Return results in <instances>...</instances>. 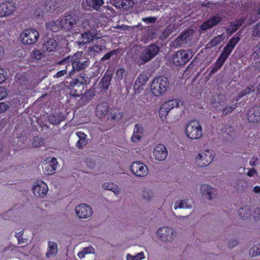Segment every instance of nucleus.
Masks as SVG:
<instances>
[{
	"instance_id": "1",
	"label": "nucleus",
	"mask_w": 260,
	"mask_h": 260,
	"mask_svg": "<svg viewBox=\"0 0 260 260\" xmlns=\"http://www.w3.org/2000/svg\"><path fill=\"white\" fill-rule=\"evenodd\" d=\"M88 59L81 61L75 55L73 56H68L61 60L58 64H67V69H70L69 76L71 78L75 77L76 74L80 71L84 70L89 64Z\"/></svg>"
},
{
	"instance_id": "2",
	"label": "nucleus",
	"mask_w": 260,
	"mask_h": 260,
	"mask_svg": "<svg viewBox=\"0 0 260 260\" xmlns=\"http://www.w3.org/2000/svg\"><path fill=\"white\" fill-rule=\"evenodd\" d=\"M168 79L165 76H158L152 81L150 89L152 93L155 96L164 95L169 88Z\"/></svg>"
},
{
	"instance_id": "3",
	"label": "nucleus",
	"mask_w": 260,
	"mask_h": 260,
	"mask_svg": "<svg viewBox=\"0 0 260 260\" xmlns=\"http://www.w3.org/2000/svg\"><path fill=\"white\" fill-rule=\"evenodd\" d=\"M185 133L187 137L191 140H197L202 137L203 129L199 121L190 120L186 126Z\"/></svg>"
},
{
	"instance_id": "4",
	"label": "nucleus",
	"mask_w": 260,
	"mask_h": 260,
	"mask_svg": "<svg viewBox=\"0 0 260 260\" xmlns=\"http://www.w3.org/2000/svg\"><path fill=\"white\" fill-rule=\"evenodd\" d=\"M70 81H66L64 85L67 89L70 90V94L73 96L79 98L81 95V93L84 89L83 81L84 78L83 77H81V81L79 79H73Z\"/></svg>"
},
{
	"instance_id": "5",
	"label": "nucleus",
	"mask_w": 260,
	"mask_h": 260,
	"mask_svg": "<svg viewBox=\"0 0 260 260\" xmlns=\"http://www.w3.org/2000/svg\"><path fill=\"white\" fill-rule=\"evenodd\" d=\"M159 51L160 48L158 45L154 43L150 44L142 50L140 59L143 63H146L155 57Z\"/></svg>"
},
{
	"instance_id": "6",
	"label": "nucleus",
	"mask_w": 260,
	"mask_h": 260,
	"mask_svg": "<svg viewBox=\"0 0 260 260\" xmlns=\"http://www.w3.org/2000/svg\"><path fill=\"white\" fill-rule=\"evenodd\" d=\"M79 21L78 15L73 12H66L64 16L60 19L62 29L65 31L71 30Z\"/></svg>"
},
{
	"instance_id": "7",
	"label": "nucleus",
	"mask_w": 260,
	"mask_h": 260,
	"mask_svg": "<svg viewBox=\"0 0 260 260\" xmlns=\"http://www.w3.org/2000/svg\"><path fill=\"white\" fill-rule=\"evenodd\" d=\"M192 54L189 50H181L174 54L172 61L176 66L185 65L192 58Z\"/></svg>"
},
{
	"instance_id": "8",
	"label": "nucleus",
	"mask_w": 260,
	"mask_h": 260,
	"mask_svg": "<svg viewBox=\"0 0 260 260\" xmlns=\"http://www.w3.org/2000/svg\"><path fill=\"white\" fill-rule=\"evenodd\" d=\"M214 157L212 151L205 150L198 153L196 158V163L199 167H205L211 163Z\"/></svg>"
},
{
	"instance_id": "9",
	"label": "nucleus",
	"mask_w": 260,
	"mask_h": 260,
	"mask_svg": "<svg viewBox=\"0 0 260 260\" xmlns=\"http://www.w3.org/2000/svg\"><path fill=\"white\" fill-rule=\"evenodd\" d=\"M39 34L35 29H27L20 35V38L24 44L30 45L35 43L38 40Z\"/></svg>"
},
{
	"instance_id": "10",
	"label": "nucleus",
	"mask_w": 260,
	"mask_h": 260,
	"mask_svg": "<svg viewBox=\"0 0 260 260\" xmlns=\"http://www.w3.org/2000/svg\"><path fill=\"white\" fill-rule=\"evenodd\" d=\"M132 173L138 177H144L148 174V168L140 161L133 162L131 166Z\"/></svg>"
},
{
	"instance_id": "11",
	"label": "nucleus",
	"mask_w": 260,
	"mask_h": 260,
	"mask_svg": "<svg viewBox=\"0 0 260 260\" xmlns=\"http://www.w3.org/2000/svg\"><path fill=\"white\" fill-rule=\"evenodd\" d=\"M16 9L15 5L10 1H6L0 4V17L12 15Z\"/></svg>"
},
{
	"instance_id": "12",
	"label": "nucleus",
	"mask_w": 260,
	"mask_h": 260,
	"mask_svg": "<svg viewBox=\"0 0 260 260\" xmlns=\"http://www.w3.org/2000/svg\"><path fill=\"white\" fill-rule=\"evenodd\" d=\"M57 159L55 157L50 159L48 158L46 162H44L42 166L44 173L47 175H52L54 173L57 166Z\"/></svg>"
},
{
	"instance_id": "13",
	"label": "nucleus",
	"mask_w": 260,
	"mask_h": 260,
	"mask_svg": "<svg viewBox=\"0 0 260 260\" xmlns=\"http://www.w3.org/2000/svg\"><path fill=\"white\" fill-rule=\"evenodd\" d=\"M75 211L77 215L80 218H87L92 213V208L85 204H81L76 206Z\"/></svg>"
},
{
	"instance_id": "14",
	"label": "nucleus",
	"mask_w": 260,
	"mask_h": 260,
	"mask_svg": "<svg viewBox=\"0 0 260 260\" xmlns=\"http://www.w3.org/2000/svg\"><path fill=\"white\" fill-rule=\"evenodd\" d=\"M32 189L35 196L41 197L47 194L48 188L47 185L44 182L40 180L35 184Z\"/></svg>"
},
{
	"instance_id": "15",
	"label": "nucleus",
	"mask_w": 260,
	"mask_h": 260,
	"mask_svg": "<svg viewBox=\"0 0 260 260\" xmlns=\"http://www.w3.org/2000/svg\"><path fill=\"white\" fill-rule=\"evenodd\" d=\"M153 153L156 160L162 161L166 158L168 155V151L164 145L159 144L155 146Z\"/></svg>"
},
{
	"instance_id": "16",
	"label": "nucleus",
	"mask_w": 260,
	"mask_h": 260,
	"mask_svg": "<svg viewBox=\"0 0 260 260\" xmlns=\"http://www.w3.org/2000/svg\"><path fill=\"white\" fill-rule=\"evenodd\" d=\"M240 40V38L239 35H238L237 34H236L229 40L222 50L230 55Z\"/></svg>"
},
{
	"instance_id": "17",
	"label": "nucleus",
	"mask_w": 260,
	"mask_h": 260,
	"mask_svg": "<svg viewBox=\"0 0 260 260\" xmlns=\"http://www.w3.org/2000/svg\"><path fill=\"white\" fill-rule=\"evenodd\" d=\"M221 20V18L218 16H213L212 18L203 22L200 28L202 30H206L218 24Z\"/></svg>"
},
{
	"instance_id": "18",
	"label": "nucleus",
	"mask_w": 260,
	"mask_h": 260,
	"mask_svg": "<svg viewBox=\"0 0 260 260\" xmlns=\"http://www.w3.org/2000/svg\"><path fill=\"white\" fill-rule=\"evenodd\" d=\"M148 77L144 74H141L137 78L134 86V90L135 93H140L142 87L148 80Z\"/></svg>"
},
{
	"instance_id": "19",
	"label": "nucleus",
	"mask_w": 260,
	"mask_h": 260,
	"mask_svg": "<svg viewBox=\"0 0 260 260\" xmlns=\"http://www.w3.org/2000/svg\"><path fill=\"white\" fill-rule=\"evenodd\" d=\"M201 191L202 195H207L208 199L211 200L215 198V192H216L217 190L207 184H203L201 186Z\"/></svg>"
},
{
	"instance_id": "20",
	"label": "nucleus",
	"mask_w": 260,
	"mask_h": 260,
	"mask_svg": "<svg viewBox=\"0 0 260 260\" xmlns=\"http://www.w3.org/2000/svg\"><path fill=\"white\" fill-rule=\"evenodd\" d=\"M157 234L161 238H165L166 240H169L172 237L173 231L172 228L169 227H162L157 230Z\"/></svg>"
},
{
	"instance_id": "21",
	"label": "nucleus",
	"mask_w": 260,
	"mask_h": 260,
	"mask_svg": "<svg viewBox=\"0 0 260 260\" xmlns=\"http://www.w3.org/2000/svg\"><path fill=\"white\" fill-rule=\"evenodd\" d=\"M247 118L250 122H257L260 120V112L257 108H252L248 110L247 114Z\"/></svg>"
},
{
	"instance_id": "22",
	"label": "nucleus",
	"mask_w": 260,
	"mask_h": 260,
	"mask_svg": "<svg viewBox=\"0 0 260 260\" xmlns=\"http://www.w3.org/2000/svg\"><path fill=\"white\" fill-rule=\"evenodd\" d=\"M143 134V128L141 124H136L134 128L133 135L131 140L133 142H138L141 140Z\"/></svg>"
},
{
	"instance_id": "23",
	"label": "nucleus",
	"mask_w": 260,
	"mask_h": 260,
	"mask_svg": "<svg viewBox=\"0 0 260 260\" xmlns=\"http://www.w3.org/2000/svg\"><path fill=\"white\" fill-rule=\"evenodd\" d=\"M108 113V105L106 102L101 103L96 107V115L100 118H102Z\"/></svg>"
},
{
	"instance_id": "24",
	"label": "nucleus",
	"mask_w": 260,
	"mask_h": 260,
	"mask_svg": "<svg viewBox=\"0 0 260 260\" xmlns=\"http://www.w3.org/2000/svg\"><path fill=\"white\" fill-rule=\"evenodd\" d=\"M94 96V93L93 90H88L84 93H81L79 101L80 105L83 106L86 105L92 99Z\"/></svg>"
},
{
	"instance_id": "25",
	"label": "nucleus",
	"mask_w": 260,
	"mask_h": 260,
	"mask_svg": "<svg viewBox=\"0 0 260 260\" xmlns=\"http://www.w3.org/2000/svg\"><path fill=\"white\" fill-rule=\"evenodd\" d=\"M95 36L91 32V30H87V31L82 33L81 35L80 39V43L85 45L89 43L94 40Z\"/></svg>"
},
{
	"instance_id": "26",
	"label": "nucleus",
	"mask_w": 260,
	"mask_h": 260,
	"mask_svg": "<svg viewBox=\"0 0 260 260\" xmlns=\"http://www.w3.org/2000/svg\"><path fill=\"white\" fill-rule=\"evenodd\" d=\"M60 19L56 21L52 20L46 23V28L47 30H51L53 32H57L60 30H63Z\"/></svg>"
},
{
	"instance_id": "27",
	"label": "nucleus",
	"mask_w": 260,
	"mask_h": 260,
	"mask_svg": "<svg viewBox=\"0 0 260 260\" xmlns=\"http://www.w3.org/2000/svg\"><path fill=\"white\" fill-rule=\"evenodd\" d=\"M57 43L53 39H49L43 45V50L44 51L51 52L54 51L57 46Z\"/></svg>"
},
{
	"instance_id": "28",
	"label": "nucleus",
	"mask_w": 260,
	"mask_h": 260,
	"mask_svg": "<svg viewBox=\"0 0 260 260\" xmlns=\"http://www.w3.org/2000/svg\"><path fill=\"white\" fill-rule=\"evenodd\" d=\"M76 134L79 138V140L77 142L76 146L79 148L84 147L87 144L86 135L83 132L80 131L77 132Z\"/></svg>"
},
{
	"instance_id": "29",
	"label": "nucleus",
	"mask_w": 260,
	"mask_h": 260,
	"mask_svg": "<svg viewBox=\"0 0 260 260\" xmlns=\"http://www.w3.org/2000/svg\"><path fill=\"white\" fill-rule=\"evenodd\" d=\"M254 90L255 89L253 85H250V86L246 87L245 89L242 90L238 93L236 99L232 100V103H235V102H237L240 98L245 95L250 94V93L254 92Z\"/></svg>"
},
{
	"instance_id": "30",
	"label": "nucleus",
	"mask_w": 260,
	"mask_h": 260,
	"mask_svg": "<svg viewBox=\"0 0 260 260\" xmlns=\"http://www.w3.org/2000/svg\"><path fill=\"white\" fill-rule=\"evenodd\" d=\"M239 216L242 219H247L250 217L252 214V210L248 206L241 207L238 210Z\"/></svg>"
},
{
	"instance_id": "31",
	"label": "nucleus",
	"mask_w": 260,
	"mask_h": 260,
	"mask_svg": "<svg viewBox=\"0 0 260 260\" xmlns=\"http://www.w3.org/2000/svg\"><path fill=\"white\" fill-rule=\"evenodd\" d=\"M64 120V117L61 113H58L50 116L49 121L53 125H57Z\"/></svg>"
},
{
	"instance_id": "32",
	"label": "nucleus",
	"mask_w": 260,
	"mask_h": 260,
	"mask_svg": "<svg viewBox=\"0 0 260 260\" xmlns=\"http://www.w3.org/2000/svg\"><path fill=\"white\" fill-rule=\"evenodd\" d=\"M112 77V76L110 74H105L100 83L101 88L107 89L110 84Z\"/></svg>"
},
{
	"instance_id": "33",
	"label": "nucleus",
	"mask_w": 260,
	"mask_h": 260,
	"mask_svg": "<svg viewBox=\"0 0 260 260\" xmlns=\"http://www.w3.org/2000/svg\"><path fill=\"white\" fill-rule=\"evenodd\" d=\"M86 3L89 8L98 10L104 2L103 0H86Z\"/></svg>"
},
{
	"instance_id": "34",
	"label": "nucleus",
	"mask_w": 260,
	"mask_h": 260,
	"mask_svg": "<svg viewBox=\"0 0 260 260\" xmlns=\"http://www.w3.org/2000/svg\"><path fill=\"white\" fill-rule=\"evenodd\" d=\"M188 37V32L187 31L180 34L175 40V45L177 46H181L182 45L185 44Z\"/></svg>"
},
{
	"instance_id": "35",
	"label": "nucleus",
	"mask_w": 260,
	"mask_h": 260,
	"mask_svg": "<svg viewBox=\"0 0 260 260\" xmlns=\"http://www.w3.org/2000/svg\"><path fill=\"white\" fill-rule=\"evenodd\" d=\"M48 251L46 253V256L49 257L52 255H55L57 252V245L51 241L48 242Z\"/></svg>"
},
{
	"instance_id": "36",
	"label": "nucleus",
	"mask_w": 260,
	"mask_h": 260,
	"mask_svg": "<svg viewBox=\"0 0 260 260\" xmlns=\"http://www.w3.org/2000/svg\"><path fill=\"white\" fill-rule=\"evenodd\" d=\"M92 18L91 17L89 19H84L82 20V23L81 24V27L82 28H84L87 30H91L94 28L95 25L92 24Z\"/></svg>"
},
{
	"instance_id": "37",
	"label": "nucleus",
	"mask_w": 260,
	"mask_h": 260,
	"mask_svg": "<svg viewBox=\"0 0 260 260\" xmlns=\"http://www.w3.org/2000/svg\"><path fill=\"white\" fill-rule=\"evenodd\" d=\"M229 55V54L222 50L215 62V65L220 69Z\"/></svg>"
},
{
	"instance_id": "38",
	"label": "nucleus",
	"mask_w": 260,
	"mask_h": 260,
	"mask_svg": "<svg viewBox=\"0 0 260 260\" xmlns=\"http://www.w3.org/2000/svg\"><path fill=\"white\" fill-rule=\"evenodd\" d=\"M188 200H181L180 201H176L174 205L175 209L177 208H191L192 205L189 203Z\"/></svg>"
},
{
	"instance_id": "39",
	"label": "nucleus",
	"mask_w": 260,
	"mask_h": 260,
	"mask_svg": "<svg viewBox=\"0 0 260 260\" xmlns=\"http://www.w3.org/2000/svg\"><path fill=\"white\" fill-rule=\"evenodd\" d=\"M45 144V140L42 138L35 137L32 139V145L34 147L39 148L43 146Z\"/></svg>"
},
{
	"instance_id": "40",
	"label": "nucleus",
	"mask_w": 260,
	"mask_h": 260,
	"mask_svg": "<svg viewBox=\"0 0 260 260\" xmlns=\"http://www.w3.org/2000/svg\"><path fill=\"white\" fill-rule=\"evenodd\" d=\"M164 104H166V106L168 107L169 110H171L175 107H178L179 102L176 99H173L165 102Z\"/></svg>"
},
{
	"instance_id": "41",
	"label": "nucleus",
	"mask_w": 260,
	"mask_h": 260,
	"mask_svg": "<svg viewBox=\"0 0 260 260\" xmlns=\"http://www.w3.org/2000/svg\"><path fill=\"white\" fill-rule=\"evenodd\" d=\"M170 111V110H169L168 107L166 106V104H164V103L161 106L159 110V117L163 120V118L166 117Z\"/></svg>"
},
{
	"instance_id": "42",
	"label": "nucleus",
	"mask_w": 260,
	"mask_h": 260,
	"mask_svg": "<svg viewBox=\"0 0 260 260\" xmlns=\"http://www.w3.org/2000/svg\"><path fill=\"white\" fill-rule=\"evenodd\" d=\"M249 253L251 256L260 255V244L253 245L250 249Z\"/></svg>"
},
{
	"instance_id": "43",
	"label": "nucleus",
	"mask_w": 260,
	"mask_h": 260,
	"mask_svg": "<svg viewBox=\"0 0 260 260\" xmlns=\"http://www.w3.org/2000/svg\"><path fill=\"white\" fill-rule=\"evenodd\" d=\"M102 187L107 190H110L116 193L119 192L117 186H114L113 183L105 182L102 184Z\"/></svg>"
},
{
	"instance_id": "44",
	"label": "nucleus",
	"mask_w": 260,
	"mask_h": 260,
	"mask_svg": "<svg viewBox=\"0 0 260 260\" xmlns=\"http://www.w3.org/2000/svg\"><path fill=\"white\" fill-rule=\"evenodd\" d=\"M235 103L231 106H227L224 107L222 110L223 115H226L229 113H231L237 107V102H235Z\"/></svg>"
},
{
	"instance_id": "45",
	"label": "nucleus",
	"mask_w": 260,
	"mask_h": 260,
	"mask_svg": "<svg viewBox=\"0 0 260 260\" xmlns=\"http://www.w3.org/2000/svg\"><path fill=\"white\" fill-rule=\"evenodd\" d=\"M143 255L144 253L143 252H141L135 256L127 254L126 259L127 260H142L143 258Z\"/></svg>"
},
{
	"instance_id": "46",
	"label": "nucleus",
	"mask_w": 260,
	"mask_h": 260,
	"mask_svg": "<svg viewBox=\"0 0 260 260\" xmlns=\"http://www.w3.org/2000/svg\"><path fill=\"white\" fill-rule=\"evenodd\" d=\"M126 72L123 68L118 69L116 72V76L118 79L121 80L124 77L126 76Z\"/></svg>"
},
{
	"instance_id": "47",
	"label": "nucleus",
	"mask_w": 260,
	"mask_h": 260,
	"mask_svg": "<svg viewBox=\"0 0 260 260\" xmlns=\"http://www.w3.org/2000/svg\"><path fill=\"white\" fill-rule=\"evenodd\" d=\"M252 36L255 37L260 38V21L254 26Z\"/></svg>"
},
{
	"instance_id": "48",
	"label": "nucleus",
	"mask_w": 260,
	"mask_h": 260,
	"mask_svg": "<svg viewBox=\"0 0 260 260\" xmlns=\"http://www.w3.org/2000/svg\"><path fill=\"white\" fill-rule=\"evenodd\" d=\"M221 42V38L219 36H217L214 38L210 42V45L211 47H215L218 45Z\"/></svg>"
},
{
	"instance_id": "49",
	"label": "nucleus",
	"mask_w": 260,
	"mask_h": 260,
	"mask_svg": "<svg viewBox=\"0 0 260 260\" xmlns=\"http://www.w3.org/2000/svg\"><path fill=\"white\" fill-rule=\"evenodd\" d=\"M7 76V74L6 71L4 69L0 68V84L6 80Z\"/></svg>"
},
{
	"instance_id": "50",
	"label": "nucleus",
	"mask_w": 260,
	"mask_h": 260,
	"mask_svg": "<svg viewBox=\"0 0 260 260\" xmlns=\"http://www.w3.org/2000/svg\"><path fill=\"white\" fill-rule=\"evenodd\" d=\"M152 192L151 190L145 189L143 193V197L148 200H150L152 197Z\"/></svg>"
},
{
	"instance_id": "51",
	"label": "nucleus",
	"mask_w": 260,
	"mask_h": 260,
	"mask_svg": "<svg viewBox=\"0 0 260 260\" xmlns=\"http://www.w3.org/2000/svg\"><path fill=\"white\" fill-rule=\"evenodd\" d=\"M64 65L67 66V64H64ZM70 69H67V66H66V69L62 70H60L56 74V75L54 76L56 78H60L63 76L64 75L66 74L68 72H69Z\"/></svg>"
},
{
	"instance_id": "52",
	"label": "nucleus",
	"mask_w": 260,
	"mask_h": 260,
	"mask_svg": "<svg viewBox=\"0 0 260 260\" xmlns=\"http://www.w3.org/2000/svg\"><path fill=\"white\" fill-rule=\"evenodd\" d=\"M116 51L115 50H113L111 51L110 52L107 53L105 54L104 56L102 58V60H106L110 58V57L115 54Z\"/></svg>"
},
{
	"instance_id": "53",
	"label": "nucleus",
	"mask_w": 260,
	"mask_h": 260,
	"mask_svg": "<svg viewBox=\"0 0 260 260\" xmlns=\"http://www.w3.org/2000/svg\"><path fill=\"white\" fill-rule=\"evenodd\" d=\"M241 26V24L236 23L234 22H232L230 23V26L232 28V33H233L236 31Z\"/></svg>"
},
{
	"instance_id": "54",
	"label": "nucleus",
	"mask_w": 260,
	"mask_h": 260,
	"mask_svg": "<svg viewBox=\"0 0 260 260\" xmlns=\"http://www.w3.org/2000/svg\"><path fill=\"white\" fill-rule=\"evenodd\" d=\"M143 21L147 23H151L154 22L156 20L155 17H148L143 18Z\"/></svg>"
},
{
	"instance_id": "55",
	"label": "nucleus",
	"mask_w": 260,
	"mask_h": 260,
	"mask_svg": "<svg viewBox=\"0 0 260 260\" xmlns=\"http://www.w3.org/2000/svg\"><path fill=\"white\" fill-rule=\"evenodd\" d=\"M7 95V92L4 87H0V100L4 99Z\"/></svg>"
},
{
	"instance_id": "56",
	"label": "nucleus",
	"mask_w": 260,
	"mask_h": 260,
	"mask_svg": "<svg viewBox=\"0 0 260 260\" xmlns=\"http://www.w3.org/2000/svg\"><path fill=\"white\" fill-rule=\"evenodd\" d=\"M105 48V46L101 45H95L93 47V50L96 52H100Z\"/></svg>"
},
{
	"instance_id": "57",
	"label": "nucleus",
	"mask_w": 260,
	"mask_h": 260,
	"mask_svg": "<svg viewBox=\"0 0 260 260\" xmlns=\"http://www.w3.org/2000/svg\"><path fill=\"white\" fill-rule=\"evenodd\" d=\"M9 108L8 104L2 102L0 103V113H3L6 111Z\"/></svg>"
},
{
	"instance_id": "58",
	"label": "nucleus",
	"mask_w": 260,
	"mask_h": 260,
	"mask_svg": "<svg viewBox=\"0 0 260 260\" xmlns=\"http://www.w3.org/2000/svg\"><path fill=\"white\" fill-rule=\"evenodd\" d=\"M85 254H89V253H93L95 252L94 249L92 246H89L87 247H85L83 250Z\"/></svg>"
},
{
	"instance_id": "59",
	"label": "nucleus",
	"mask_w": 260,
	"mask_h": 260,
	"mask_svg": "<svg viewBox=\"0 0 260 260\" xmlns=\"http://www.w3.org/2000/svg\"><path fill=\"white\" fill-rule=\"evenodd\" d=\"M258 160V159L256 156H253L250 160V165L251 166L255 167L257 165Z\"/></svg>"
},
{
	"instance_id": "60",
	"label": "nucleus",
	"mask_w": 260,
	"mask_h": 260,
	"mask_svg": "<svg viewBox=\"0 0 260 260\" xmlns=\"http://www.w3.org/2000/svg\"><path fill=\"white\" fill-rule=\"evenodd\" d=\"M34 58L36 59H40L41 57V53L39 50H35L33 52Z\"/></svg>"
},
{
	"instance_id": "61",
	"label": "nucleus",
	"mask_w": 260,
	"mask_h": 260,
	"mask_svg": "<svg viewBox=\"0 0 260 260\" xmlns=\"http://www.w3.org/2000/svg\"><path fill=\"white\" fill-rule=\"evenodd\" d=\"M256 170L253 168H251L249 170V171L247 173V175L249 177H252L254 175V174H256Z\"/></svg>"
},
{
	"instance_id": "62",
	"label": "nucleus",
	"mask_w": 260,
	"mask_h": 260,
	"mask_svg": "<svg viewBox=\"0 0 260 260\" xmlns=\"http://www.w3.org/2000/svg\"><path fill=\"white\" fill-rule=\"evenodd\" d=\"M219 69H220V68L216 66L215 65V64L214 63L211 69V70L210 71V73L211 74H214L215 73L216 71H217Z\"/></svg>"
},
{
	"instance_id": "63",
	"label": "nucleus",
	"mask_w": 260,
	"mask_h": 260,
	"mask_svg": "<svg viewBox=\"0 0 260 260\" xmlns=\"http://www.w3.org/2000/svg\"><path fill=\"white\" fill-rule=\"evenodd\" d=\"M17 240L18 241V244L19 245H22L24 243H26L27 241V239L23 238L18 239Z\"/></svg>"
},
{
	"instance_id": "64",
	"label": "nucleus",
	"mask_w": 260,
	"mask_h": 260,
	"mask_svg": "<svg viewBox=\"0 0 260 260\" xmlns=\"http://www.w3.org/2000/svg\"><path fill=\"white\" fill-rule=\"evenodd\" d=\"M23 235V231L22 230L20 231L19 232L16 233L15 234V237L18 239L21 238L22 236Z\"/></svg>"
}]
</instances>
